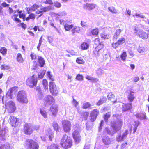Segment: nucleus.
Segmentation results:
<instances>
[{
    "instance_id": "25",
    "label": "nucleus",
    "mask_w": 149,
    "mask_h": 149,
    "mask_svg": "<svg viewBox=\"0 0 149 149\" xmlns=\"http://www.w3.org/2000/svg\"><path fill=\"white\" fill-rule=\"evenodd\" d=\"M96 6V5L94 4L86 3L84 5V9L91 10L94 9Z\"/></svg>"
},
{
    "instance_id": "16",
    "label": "nucleus",
    "mask_w": 149,
    "mask_h": 149,
    "mask_svg": "<svg viewBox=\"0 0 149 149\" xmlns=\"http://www.w3.org/2000/svg\"><path fill=\"white\" fill-rule=\"evenodd\" d=\"M72 135L75 142L77 143H79L81 140V137L79 131L77 130L74 131L72 133Z\"/></svg>"
},
{
    "instance_id": "11",
    "label": "nucleus",
    "mask_w": 149,
    "mask_h": 149,
    "mask_svg": "<svg viewBox=\"0 0 149 149\" xmlns=\"http://www.w3.org/2000/svg\"><path fill=\"white\" fill-rule=\"evenodd\" d=\"M23 131L25 134L29 135L32 133L33 130L31 125L26 123L24 125Z\"/></svg>"
},
{
    "instance_id": "39",
    "label": "nucleus",
    "mask_w": 149,
    "mask_h": 149,
    "mask_svg": "<svg viewBox=\"0 0 149 149\" xmlns=\"http://www.w3.org/2000/svg\"><path fill=\"white\" fill-rule=\"evenodd\" d=\"M47 149H60L58 146L56 144H52L47 147Z\"/></svg>"
},
{
    "instance_id": "18",
    "label": "nucleus",
    "mask_w": 149,
    "mask_h": 149,
    "mask_svg": "<svg viewBox=\"0 0 149 149\" xmlns=\"http://www.w3.org/2000/svg\"><path fill=\"white\" fill-rule=\"evenodd\" d=\"M49 111L52 115L56 116L58 112V107L57 105H52L49 109Z\"/></svg>"
},
{
    "instance_id": "21",
    "label": "nucleus",
    "mask_w": 149,
    "mask_h": 149,
    "mask_svg": "<svg viewBox=\"0 0 149 149\" xmlns=\"http://www.w3.org/2000/svg\"><path fill=\"white\" fill-rule=\"evenodd\" d=\"M138 36L143 39H146L148 37V34L143 30L139 31Z\"/></svg>"
},
{
    "instance_id": "10",
    "label": "nucleus",
    "mask_w": 149,
    "mask_h": 149,
    "mask_svg": "<svg viewBox=\"0 0 149 149\" xmlns=\"http://www.w3.org/2000/svg\"><path fill=\"white\" fill-rule=\"evenodd\" d=\"M9 120V124L14 127H17L20 123L19 119L13 115L10 116Z\"/></svg>"
},
{
    "instance_id": "53",
    "label": "nucleus",
    "mask_w": 149,
    "mask_h": 149,
    "mask_svg": "<svg viewBox=\"0 0 149 149\" xmlns=\"http://www.w3.org/2000/svg\"><path fill=\"white\" fill-rule=\"evenodd\" d=\"M117 42L120 45L125 43V39L123 37H122L119 39Z\"/></svg>"
},
{
    "instance_id": "50",
    "label": "nucleus",
    "mask_w": 149,
    "mask_h": 149,
    "mask_svg": "<svg viewBox=\"0 0 149 149\" xmlns=\"http://www.w3.org/2000/svg\"><path fill=\"white\" fill-rule=\"evenodd\" d=\"M10 67L9 66L5 64L2 65L0 67L1 69L4 70H8L10 69Z\"/></svg>"
},
{
    "instance_id": "28",
    "label": "nucleus",
    "mask_w": 149,
    "mask_h": 149,
    "mask_svg": "<svg viewBox=\"0 0 149 149\" xmlns=\"http://www.w3.org/2000/svg\"><path fill=\"white\" fill-rule=\"evenodd\" d=\"M106 100V98L104 97H102L100 98L99 101L96 103V104L97 106H100L105 102Z\"/></svg>"
},
{
    "instance_id": "51",
    "label": "nucleus",
    "mask_w": 149,
    "mask_h": 149,
    "mask_svg": "<svg viewBox=\"0 0 149 149\" xmlns=\"http://www.w3.org/2000/svg\"><path fill=\"white\" fill-rule=\"evenodd\" d=\"M47 75L49 78V80L53 81H54L55 79L52 75L51 74L49 71H48L47 73Z\"/></svg>"
},
{
    "instance_id": "4",
    "label": "nucleus",
    "mask_w": 149,
    "mask_h": 149,
    "mask_svg": "<svg viewBox=\"0 0 149 149\" xmlns=\"http://www.w3.org/2000/svg\"><path fill=\"white\" fill-rule=\"evenodd\" d=\"M16 99L17 101L22 104H26L28 102L26 93L25 91L22 90L18 92Z\"/></svg>"
},
{
    "instance_id": "19",
    "label": "nucleus",
    "mask_w": 149,
    "mask_h": 149,
    "mask_svg": "<svg viewBox=\"0 0 149 149\" xmlns=\"http://www.w3.org/2000/svg\"><path fill=\"white\" fill-rule=\"evenodd\" d=\"M128 134V130L126 129L125 132H124L122 135L119 134L116 137V140L118 142L121 141H123L124 139L126 137L127 135Z\"/></svg>"
},
{
    "instance_id": "38",
    "label": "nucleus",
    "mask_w": 149,
    "mask_h": 149,
    "mask_svg": "<svg viewBox=\"0 0 149 149\" xmlns=\"http://www.w3.org/2000/svg\"><path fill=\"white\" fill-rule=\"evenodd\" d=\"M99 29L97 28H96L91 31V33L93 36H97L99 34Z\"/></svg>"
},
{
    "instance_id": "62",
    "label": "nucleus",
    "mask_w": 149,
    "mask_h": 149,
    "mask_svg": "<svg viewBox=\"0 0 149 149\" xmlns=\"http://www.w3.org/2000/svg\"><path fill=\"white\" fill-rule=\"evenodd\" d=\"M54 6L58 8L60 7L61 6V3L58 2H56L54 3Z\"/></svg>"
},
{
    "instance_id": "55",
    "label": "nucleus",
    "mask_w": 149,
    "mask_h": 149,
    "mask_svg": "<svg viewBox=\"0 0 149 149\" xmlns=\"http://www.w3.org/2000/svg\"><path fill=\"white\" fill-rule=\"evenodd\" d=\"M30 56L32 60H35L37 59V55L33 53H31Z\"/></svg>"
},
{
    "instance_id": "46",
    "label": "nucleus",
    "mask_w": 149,
    "mask_h": 149,
    "mask_svg": "<svg viewBox=\"0 0 149 149\" xmlns=\"http://www.w3.org/2000/svg\"><path fill=\"white\" fill-rule=\"evenodd\" d=\"M100 35L101 38L103 39H107L109 38V35L104 33H101Z\"/></svg>"
},
{
    "instance_id": "1",
    "label": "nucleus",
    "mask_w": 149,
    "mask_h": 149,
    "mask_svg": "<svg viewBox=\"0 0 149 149\" xmlns=\"http://www.w3.org/2000/svg\"><path fill=\"white\" fill-rule=\"evenodd\" d=\"M60 144L63 149H68L73 146V141L70 136L65 134L62 138Z\"/></svg>"
},
{
    "instance_id": "54",
    "label": "nucleus",
    "mask_w": 149,
    "mask_h": 149,
    "mask_svg": "<svg viewBox=\"0 0 149 149\" xmlns=\"http://www.w3.org/2000/svg\"><path fill=\"white\" fill-rule=\"evenodd\" d=\"M139 124V121L137 122H135V124L134 125V127L133 129V133H134L136 132V130L137 129V127H138V125Z\"/></svg>"
},
{
    "instance_id": "13",
    "label": "nucleus",
    "mask_w": 149,
    "mask_h": 149,
    "mask_svg": "<svg viewBox=\"0 0 149 149\" xmlns=\"http://www.w3.org/2000/svg\"><path fill=\"white\" fill-rule=\"evenodd\" d=\"M54 100L53 97L50 95H48L45 97L44 101V106L47 107L54 102Z\"/></svg>"
},
{
    "instance_id": "60",
    "label": "nucleus",
    "mask_w": 149,
    "mask_h": 149,
    "mask_svg": "<svg viewBox=\"0 0 149 149\" xmlns=\"http://www.w3.org/2000/svg\"><path fill=\"white\" fill-rule=\"evenodd\" d=\"M0 149H10V147L7 145H3L0 146Z\"/></svg>"
},
{
    "instance_id": "3",
    "label": "nucleus",
    "mask_w": 149,
    "mask_h": 149,
    "mask_svg": "<svg viewBox=\"0 0 149 149\" xmlns=\"http://www.w3.org/2000/svg\"><path fill=\"white\" fill-rule=\"evenodd\" d=\"M24 145L26 149H39V148L38 143L31 139H27Z\"/></svg>"
},
{
    "instance_id": "35",
    "label": "nucleus",
    "mask_w": 149,
    "mask_h": 149,
    "mask_svg": "<svg viewBox=\"0 0 149 149\" xmlns=\"http://www.w3.org/2000/svg\"><path fill=\"white\" fill-rule=\"evenodd\" d=\"M111 113L110 112H109L106 113L104 116V121L107 122L108 119L111 116Z\"/></svg>"
},
{
    "instance_id": "20",
    "label": "nucleus",
    "mask_w": 149,
    "mask_h": 149,
    "mask_svg": "<svg viewBox=\"0 0 149 149\" xmlns=\"http://www.w3.org/2000/svg\"><path fill=\"white\" fill-rule=\"evenodd\" d=\"M51 9L52 8L50 6L44 7L40 8V10H38L36 12V13L38 14L41 13L40 15L38 16V17H39L42 15L43 13H42V12L49 11L51 10Z\"/></svg>"
},
{
    "instance_id": "36",
    "label": "nucleus",
    "mask_w": 149,
    "mask_h": 149,
    "mask_svg": "<svg viewBox=\"0 0 149 149\" xmlns=\"http://www.w3.org/2000/svg\"><path fill=\"white\" fill-rule=\"evenodd\" d=\"M91 105L89 102H86L84 103L82 105V108L84 109H87L91 108Z\"/></svg>"
},
{
    "instance_id": "12",
    "label": "nucleus",
    "mask_w": 149,
    "mask_h": 149,
    "mask_svg": "<svg viewBox=\"0 0 149 149\" xmlns=\"http://www.w3.org/2000/svg\"><path fill=\"white\" fill-rule=\"evenodd\" d=\"M99 110L97 109H94L90 113L89 120L92 122H94L99 114Z\"/></svg>"
},
{
    "instance_id": "58",
    "label": "nucleus",
    "mask_w": 149,
    "mask_h": 149,
    "mask_svg": "<svg viewBox=\"0 0 149 149\" xmlns=\"http://www.w3.org/2000/svg\"><path fill=\"white\" fill-rule=\"evenodd\" d=\"M48 133L49 135V138L51 141H52V138L54 137L53 134L50 131H48Z\"/></svg>"
},
{
    "instance_id": "31",
    "label": "nucleus",
    "mask_w": 149,
    "mask_h": 149,
    "mask_svg": "<svg viewBox=\"0 0 149 149\" xmlns=\"http://www.w3.org/2000/svg\"><path fill=\"white\" fill-rule=\"evenodd\" d=\"M16 59L17 61L19 62L22 63L24 61V59L21 54L20 53H18L17 54Z\"/></svg>"
},
{
    "instance_id": "64",
    "label": "nucleus",
    "mask_w": 149,
    "mask_h": 149,
    "mask_svg": "<svg viewBox=\"0 0 149 149\" xmlns=\"http://www.w3.org/2000/svg\"><path fill=\"white\" fill-rule=\"evenodd\" d=\"M45 3L46 4H48L51 5L53 4V3L51 0H46Z\"/></svg>"
},
{
    "instance_id": "61",
    "label": "nucleus",
    "mask_w": 149,
    "mask_h": 149,
    "mask_svg": "<svg viewBox=\"0 0 149 149\" xmlns=\"http://www.w3.org/2000/svg\"><path fill=\"white\" fill-rule=\"evenodd\" d=\"M45 75V73L43 72H41L38 75V78L40 79L42 78Z\"/></svg>"
},
{
    "instance_id": "6",
    "label": "nucleus",
    "mask_w": 149,
    "mask_h": 149,
    "mask_svg": "<svg viewBox=\"0 0 149 149\" xmlns=\"http://www.w3.org/2000/svg\"><path fill=\"white\" fill-rule=\"evenodd\" d=\"M49 91L52 95L54 96L58 94V88L55 82L50 81L49 83Z\"/></svg>"
},
{
    "instance_id": "63",
    "label": "nucleus",
    "mask_w": 149,
    "mask_h": 149,
    "mask_svg": "<svg viewBox=\"0 0 149 149\" xmlns=\"http://www.w3.org/2000/svg\"><path fill=\"white\" fill-rule=\"evenodd\" d=\"M81 24L82 27L86 26L87 25L86 22L84 21H81Z\"/></svg>"
},
{
    "instance_id": "42",
    "label": "nucleus",
    "mask_w": 149,
    "mask_h": 149,
    "mask_svg": "<svg viewBox=\"0 0 149 149\" xmlns=\"http://www.w3.org/2000/svg\"><path fill=\"white\" fill-rule=\"evenodd\" d=\"M0 52L3 55H5L7 53V49L5 47H1L0 49Z\"/></svg>"
},
{
    "instance_id": "5",
    "label": "nucleus",
    "mask_w": 149,
    "mask_h": 149,
    "mask_svg": "<svg viewBox=\"0 0 149 149\" xmlns=\"http://www.w3.org/2000/svg\"><path fill=\"white\" fill-rule=\"evenodd\" d=\"M38 82V79L35 74L28 78L26 80V83L28 86L30 88L35 87Z\"/></svg>"
},
{
    "instance_id": "44",
    "label": "nucleus",
    "mask_w": 149,
    "mask_h": 149,
    "mask_svg": "<svg viewBox=\"0 0 149 149\" xmlns=\"http://www.w3.org/2000/svg\"><path fill=\"white\" fill-rule=\"evenodd\" d=\"M39 7L40 6L39 5L36 4H34L30 8V10L33 11H34L39 8Z\"/></svg>"
},
{
    "instance_id": "34",
    "label": "nucleus",
    "mask_w": 149,
    "mask_h": 149,
    "mask_svg": "<svg viewBox=\"0 0 149 149\" xmlns=\"http://www.w3.org/2000/svg\"><path fill=\"white\" fill-rule=\"evenodd\" d=\"M76 61L77 63L80 64L84 65L85 63L84 60L81 57L77 58Z\"/></svg>"
},
{
    "instance_id": "41",
    "label": "nucleus",
    "mask_w": 149,
    "mask_h": 149,
    "mask_svg": "<svg viewBox=\"0 0 149 149\" xmlns=\"http://www.w3.org/2000/svg\"><path fill=\"white\" fill-rule=\"evenodd\" d=\"M42 84L45 90H48V82L46 79H44L42 81Z\"/></svg>"
},
{
    "instance_id": "27",
    "label": "nucleus",
    "mask_w": 149,
    "mask_h": 149,
    "mask_svg": "<svg viewBox=\"0 0 149 149\" xmlns=\"http://www.w3.org/2000/svg\"><path fill=\"white\" fill-rule=\"evenodd\" d=\"M18 16V15L17 14H15L14 13V14L11 16V17L13 20L15 21L16 23H20L21 21L19 18L17 17Z\"/></svg>"
},
{
    "instance_id": "49",
    "label": "nucleus",
    "mask_w": 149,
    "mask_h": 149,
    "mask_svg": "<svg viewBox=\"0 0 149 149\" xmlns=\"http://www.w3.org/2000/svg\"><path fill=\"white\" fill-rule=\"evenodd\" d=\"M109 10L111 12L113 13H117V11L116 9L113 6H110L108 8Z\"/></svg>"
},
{
    "instance_id": "2",
    "label": "nucleus",
    "mask_w": 149,
    "mask_h": 149,
    "mask_svg": "<svg viewBox=\"0 0 149 149\" xmlns=\"http://www.w3.org/2000/svg\"><path fill=\"white\" fill-rule=\"evenodd\" d=\"M95 44L98 45L93 51V53L95 56H99L104 52L102 49L104 47V44L100 43V39L96 38L94 40Z\"/></svg>"
},
{
    "instance_id": "52",
    "label": "nucleus",
    "mask_w": 149,
    "mask_h": 149,
    "mask_svg": "<svg viewBox=\"0 0 149 149\" xmlns=\"http://www.w3.org/2000/svg\"><path fill=\"white\" fill-rule=\"evenodd\" d=\"M75 79L79 81H82L83 79V77L81 74H78L77 75Z\"/></svg>"
},
{
    "instance_id": "8",
    "label": "nucleus",
    "mask_w": 149,
    "mask_h": 149,
    "mask_svg": "<svg viewBox=\"0 0 149 149\" xmlns=\"http://www.w3.org/2000/svg\"><path fill=\"white\" fill-rule=\"evenodd\" d=\"M60 22L61 24L64 25V28L66 31H69L73 28L74 24H72L71 20L64 21L61 20Z\"/></svg>"
},
{
    "instance_id": "59",
    "label": "nucleus",
    "mask_w": 149,
    "mask_h": 149,
    "mask_svg": "<svg viewBox=\"0 0 149 149\" xmlns=\"http://www.w3.org/2000/svg\"><path fill=\"white\" fill-rule=\"evenodd\" d=\"M73 100L72 102L73 105H74L76 107H77V106L78 105V102L73 97H72Z\"/></svg>"
},
{
    "instance_id": "22",
    "label": "nucleus",
    "mask_w": 149,
    "mask_h": 149,
    "mask_svg": "<svg viewBox=\"0 0 149 149\" xmlns=\"http://www.w3.org/2000/svg\"><path fill=\"white\" fill-rule=\"evenodd\" d=\"M107 97L109 100L112 102V103L113 104L116 103L117 100L115 99V96L112 92H110L107 95Z\"/></svg>"
},
{
    "instance_id": "29",
    "label": "nucleus",
    "mask_w": 149,
    "mask_h": 149,
    "mask_svg": "<svg viewBox=\"0 0 149 149\" xmlns=\"http://www.w3.org/2000/svg\"><path fill=\"white\" fill-rule=\"evenodd\" d=\"M103 142L105 145H109L111 143V139L108 137L104 136L102 139Z\"/></svg>"
},
{
    "instance_id": "17",
    "label": "nucleus",
    "mask_w": 149,
    "mask_h": 149,
    "mask_svg": "<svg viewBox=\"0 0 149 149\" xmlns=\"http://www.w3.org/2000/svg\"><path fill=\"white\" fill-rule=\"evenodd\" d=\"M132 108L131 103H123L122 105V111L123 112H125L130 110Z\"/></svg>"
},
{
    "instance_id": "48",
    "label": "nucleus",
    "mask_w": 149,
    "mask_h": 149,
    "mask_svg": "<svg viewBox=\"0 0 149 149\" xmlns=\"http://www.w3.org/2000/svg\"><path fill=\"white\" fill-rule=\"evenodd\" d=\"M86 79L88 80H92L93 82H96L98 81V79L97 78H93L89 75H87L85 77Z\"/></svg>"
},
{
    "instance_id": "40",
    "label": "nucleus",
    "mask_w": 149,
    "mask_h": 149,
    "mask_svg": "<svg viewBox=\"0 0 149 149\" xmlns=\"http://www.w3.org/2000/svg\"><path fill=\"white\" fill-rule=\"evenodd\" d=\"M89 114L88 112L87 111L84 112L82 113L81 116L84 120H86L88 118Z\"/></svg>"
},
{
    "instance_id": "45",
    "label": "nucleus",
    "mask_w": 149,
    "mask_h": 149,
    "mask_svg": "<svg viewBox=\"0 0 149 149\" xmlns=\"http://www.w3.org/2000/svg\"><path fill=\"white\" fill-rule=\"evenodd\" d=\"M52 125L54 130L56 131H58L60 127L57 123L54 122L52 123Z\"/></svg>"
},
{
    "instance_id": "56",
    "label": "nucleus",
    "mask_w": 149,
    "mask_h": 149,
    "mask_svg": "<svg viewBox=\"0 0 149 149\" xmlns=\"http://www.w3.org/2000/svg\"><path fill=\"white\" fill-rule=\"evenodd\" d=\"M19 16L20 18H22L23 19V21L26 20V15L24 13H21L19 15Z\"/></svg>"
},
{
    "instance_id": "37",
    "label": "nucleus",
    "mask_w": 149,
    "mask_h": 149,
    "mask_svg": "<svg viewBox=\"0 0 149 149\" xmlns=\"http://www.w3.org/2000/svg\"><path fill=\"white\" fill-rule=\"evenodd\" d=\"M136 116L138 117L141 119H145L146 118V114L144 113H140L136 114Z\"/></svg>"
},
{
    "instance_id": "9",
    "label": "nucleus",
    "mask_w": 149,
    "mask_h": 149,
    "mask_svg": "<svg viewBox=\"0 0 149 149\" xmlns=\"http://www.w3.org/2000/svg\"><path fill=\"white\" fill-rule=\"evenodd\" d=\"M64 131L65 133L69 132L71 130L72 125L71 122L68 120H63L61 122Z\"/></svg>"
},
{
    "instance_id": "24",
    "label": "nucleus",
    "mask_w": 149,
    "mask_h": 149,
    "mask_svg": "<svg viewBox=\"0 0 149 149\" xmlns=\"http://www.w3.org/2000/svg\"><path fill=\"white\" fill-rule=\"evenodd\" d=\"M81 31L80 28L78 26H73L71 30V31L73 35H75L76 33H79Z\"/></svg>"
},
{
    "instance_id": "23",
    "label": "nucleus",
    "mask_w": 149,
    "mask_h": 149,
    "mask_svg": "<svg viewBox=\"0 0 149 149\" xmlns=\"http://www.w3.org/2000/svg\"><path fill=\"white\" fill-rule=\"evenodd\" d=\"M134 92L132 91H130L128 94L127 98L128 100L131 102H132L135 98Z\"/></svg>"
},
{
    "instance_id": "30",
    "label": "nucleus",
    "mask_w": 149,
    "mask_h": 149,
    "mask_svg": "<svg viewBox=\"0 0 149 149\" xmlns=\"http://www.w3.org/2000/svg\"><path fill=\"white\" fill-rule=\"evenodd\" d=\"M27 13L29 15V16L26 18V21H28L30 19H32L33 20H34L36 17L35 15L33 13H31L30 14V12L29 11H28Z\"/></svg>"
},
{
    "instance_id": "15",
    "label": "nucleus",
    "mask_w": 149,
    "mask_h": 149,
    "mask_svg": "<svg viewBox=\"0 0 149 149\" xmlns=\"http://www.w3.org/2000/svg\"><path fill=\"white\" fill-rule=\"evenodd\" d=\"M18 91V87H14L10 88L8 91L7 95L10 98L12 99L13 96L16 94Z\"/></svg>"
},
{
    "instance_id": "47",
    "label": "nucleus",
    "mask_w": 149,
    "mask_h": 149,
    "mask_svg": "<svg viewBox=\"0 0 149 149\" xmlns=\"http://www.w3.org/2000/svg\"><path fill=\"white\" fill-rule=\"evenodd\" d=\"M127 56V54L125 51L123 52L120 55V57L121 60L123 61H125L126 59Z\"/></svg>"
},
{
    "instance_id": "7",
    "label": "nucleus",
    "mask_w": 149,
    "mask_h": 149,
    "mask_svg": "<svg viewBox=\"0 0 149 149\" xmlns=\"http://www.w3.org/2000/svg\"><path fill=\"white\" fill-rule=\"evenodd\" d=\"M5 108L9 113L14 112L16 109L15 103L12 101H8L5 104Z\"/></svg>"
},
{
    "instance_id": "32",
    "label": "nucleus",
    "mask_w": 149,
    "mask_h": 149,
    "mask_svg": "<svg viewBox=\"0 0 149 149\" xmlns=\"http://www.w3.org/2000/svg\"><path fill=\"white\" fill-rule=\"evenodd\" d=\"M38 62L40 64L41 67H43L44 66L45 63V61L42 57L41 56L38 57Z\"/></svg>"
},
{
    "instance_id": "26",
    "label": "nucleus",
    "mask_w": 149,
    "mask_h": 149,
    "mask_svg": "<svg viewBox=\"0 0 149 149\" xmlns=\"http://www.w3.org/2000/svg\"><path fill=\"white\" fill-rule=\"evenodd\" d=\"M121 31L122 30L120 29H117L116 30L113 36V40H116L118 38Z\"/></svg>"
},
{
    "instance_id": "14",
    "label": "nucleus",
    "mask_w": 149,
    "mask_h": 149,
    "mask_svg": "<svg viewBox=\"0 0 149 149\" xmlns=\"http://www.w3.org/2000/svg\"><path fill=\"white\" fill-rule=\"evenodd\" d=\"M122 126V122H119L113 124L111 126V130L113 131L114 133H116L121 129Z\"/></svg>"
},
{
    "instance_id": "33",
    "label": "nucleus",
    "mask_w": 149,
    "mask_h": 149,
    "mask_svg": "<svg viewBox=\"0 0 149 149\" xmlns=\"http://www.w3.org/2000/svg\"><path fill=\"white\" fill-rule=\"evenodd\" d=\"M89 47V45L88 43L84 42L81 45V47L82 50H86L88 49Z\"/></svg>"
},
{
    "instance_id": "57",
    "label": "nucleus",
    "mask_w": 149,
    "mask_h": 149,
    "mask_svg": "<svg viewBox=\"0 0 149 149\" xmlns=\"http://www.w3.org/2000/svg\"><path fill=\"white\" fill-rule=\"evenodd\" d=\"M120 45L117 42L115 43H112V46L114 48L116 49L118 47V46Z\"/></svg>"
},
{
    "instance_id": "43",
    "label": "nucleus",
    "mask_w": 149,
    "mask_h": 149,
    "mask_svg": "<svg viewBox=\"0 0 149 149\" xmlns=\"http://www.w3.org/2000/svg\"><path fill=\"white\" fill-rule=\"evenodd\" d=\"M40 112L43 117L45 118L47 117V113L46 111L42 109H40Z\"/></svg>"
}]
</instances>
